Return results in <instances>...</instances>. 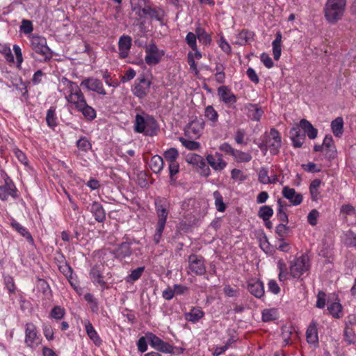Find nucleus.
I'll return each mask as SVG.
<instances>
[{"mask_svg":"<svg viewBox=\"0 0 356 356\" xmlns=\"http://www.w3.org/2000/svg\"><path fill=\"white\" fill-rule=\"evenodd\" d=\"M58 91L64 96L69 108L76 111L86 102V97L78 84L65 77L60 79Z\"/></svg>","mask_w":356,"mask_h":356,"instance_id":"obj_1","label":"nucleus"},{"mask_svg":"<svg viewBox=\"0 0 356 356\" xmlns=\"http://www.w3.org/2000/svg\"><path fill=\"white\" fill-rule=\"evenodd\" d=\"M170 204L166 198L159 196L155 198L154 208L157 217L155 232L153 236V241L155 244H158L161 240L163 232L170 213Z\"/></svg>","mask_w":356,"mask_h":356,"instance_id":"obj_2","label":"nucleus"},{"mask_svg":"<svg viewBox=\"0 0 356 356\" xmlns=\"http://www.w3.org/2000/svg\"><path fill=\"white\" fill-rule=\"evenodd\" d=\"M159 124L153 115L144 111L135 116L134 131L147 136H156L159 131Z\"/></svg>","mask_w":356,"mask_h":356,"instance_id":"obj_3","label":"nucleus"},{"mask_svg":"<svg viewBox=\"0 0 356 356\" xmlns=\"http://www.w3.org/2000/svg\"><path fill=\"white\" fill-rule=\"evenodd\" d=\"M29 38L31 49L42 56L43 61H49L53 57V51L48 47L47 39L38 34H32Z\"/></svg>","mask_w":356,"mask_h":356,"instance_id":"obj_4","label":"nucleus"},{"mask_svg":"<svg viewBox=\"0 0 356 356\" xmlns=\"http://www.w3.org/2000/svg\"><path fill=\"white\" fill-rule=\"evenodd\" d=\"M346 4V0H327L325 8V16L327 20L331 23H334L341 19Z\"/></svg>","mask_w":356,"mask_h":356,"instance_id":"obj_5","label":"nucleus"},{"mask_svg":"<svg viewBox=\"0 0 356 356\" xmlns=\"http://www.w3.org/2000/svg\"><path fill=\"white\" fill-rule=\"evenodd\" d=\"M152 81L143 74L134 81L131 92L138 99H144L149 92Z\"/></svg>","mask_w":356,"mask_h":356,"instance_id":"obj_6","label":"nucleus"},{"mask_svg":"<svg viewBox=\"0 0 356 356\" xmlns=\"http://www.w3.org/2000/svg\"><path fill=\"white\" fill-rule=\"evenodd\" d=\"M264 139L266 142L271 154L276 155L280 152L282 146V138L276 129L271 128L269 132L265 133Z\"/></svg>","mask_w":356,"mask_h":356,"instance_id":"obj_7","label":"nucleus"},{"mask_svg":"<svg viewBox=\"0 0 356 356\" xmlns=\"http://www.w3.org/2000/svg\"><path fill=\"white\" fill-rule=\"evenodd\" d=\"M309 268V259L307 255H302L291 262L290 273L294 278H299Z\"/></svg>","mask_w":356,"mask_h":356,"instance_id":"obj_8","label":"nucleus"},{"mask_svg":"<svg viewBox=\"0 0 356 356\" xmlns=\"http://www.w3.org/2000/svg\"><path fill=\"white\" fill-rule=\"evenodd\" d=\"M165 54L163 50L158 48L157 45L152 42L145 47V61L149 66L159 64Z\"/></svg>","mask_w":356,"mask_h":356,"instance_id":"obj_9","label":"nucleus"},{"mask_svg":"<svg viewBox=\"0 0 356 356\" xmlns=\"http://www.w3.org/2000/svg\"><path fill=\"white\" fill-rule=\"evenodd\" d=\"M104 266L102 264L92 266L89 271V277L94 285L100 286L102 290L108 289L106 282L104 280Z\"/></svg>","mask_w":356,"mask_h":356,"instance_id":"obj_10","label":"nucleus"},{"mask_svg":"<svg viewBox=\"0 0 356 356\" xmlns=\"http://www.w3.org/2000/svg\"><path fill=\"white\" fill-rule=\"evenodd\" d=\"M188 269L196 275H203L206 273L204 257L197 254L190 255L188 257Z\"/></svg>","mask_w":356,"mask_h":356,"instance_id":"obj_11","label":"nucleus"},{"mask_svg":"<svg viewBox=\"0 0 356 356\" xmlns=\"http://www.w3.org/2000/svg\"><path fill=\"white\" fill-rule=\"evenodd\" d=\"M81 86L85 87L88 90L95 92L99 95L105 96L107 95L102 81L97 78L88 77L83 79L81 82Z\"/></svg>","mask_w":356,"mask_h":356,"instance_id":"obj_12","label":"nucleus"},{"mask_svg":"<svg viewBox=\"0 0 356 356\" xmlns=\"http://www.w3.org/2000/svg\"><path fill=\"white\" fill-rule=\"evenodd\" d=\"M24 342L28 347L31 348H35L40 343L37 328L33 323L26 324Z\"/></svg>","mask_w":356,"mask_h":356,"instance_id":"obj_13","label":"nucleus"},{"mask_svg":"<svg viewBox=\"0 0 356 356\" xmlns=\"http://www.w3.org/2000/svg\"><path fill=\"white\" fill-rule=\"evenodd\" d=\"M206 160L211 168L216 172L223 170L227 165V163L223 159L222 154L218 152L213 154H207Z\"/></svg>","mask_w":356,"mask_h":356,"instance_id":"obj_14","label":"nucleus"},{"mask_svg":"<svg viewBox=\"0 0 356 356\" xmlns=\"http://www.w3.org/2000/svg\"><path fill=\"white\" fill-rule=\"evenodd\" d=\"M188 163L196 166L202 170V174L205 177H209L211 174L209 168L202 156L197 154H190L186 156Z\"/></svg>","mask_w":356,"mask_h":356,"instance_id":"obj_15","label":"nucleus"},{"mask_svg":"<svg viewBox=\"0 0 356 356\" xmlns=\"http://www.w3.org/2000/svg\"><path fill=\"white\" fill-rule=\"evenodd\" d=\"M4 181V185L0 186V199L3 201H6L9 196L16 198L17 196V188L13 181L8 176Z\"/></svg>","mask_w":356,"mask_h":356,"instance_id":"obj_16","label":"nucleus"},{"mask_svg":"<svg viewBox=\"0 0 356 356\" xmlns=\"http://www.w3.org/2000/svg\"><path fill=\"white\" fill-rule=\"evenodd\" d=\"M247 289L252 295L257 298H261L264 296V283L258 279L252 278L249 280Z\"/></svg>","mask_w":356,"mask_h":356,"instance_id":"obj_17","label":"nucleus"},{"mask_svg":"<svg viewBox=\"0 0 356 356\" xmlns=\"http://www.w3.org/2000/svg\"><path fill=\"white\" fill-rule=\"evenodd\" d=\"M282 194L293 206L300 204L303 200L302 195L300 193H296L294 188L287 186L283 187Z\"/></svg>","mask_w":356,"mask_h":356,"instance_id":"obj_18","label":"nucleus"},{"mask_svg":"<svg viewBox=\"0 0 356 356\" xmlns=\"http://www.w3.org/2000/svg\"><path fill=\"white\" fill-rule=\"evenodd\" d=\"M218 95L220 99L228 106L231 107L236 102V95L227 86H220L218 89Z\"/></svg>","mask_w":356,"mask_h":356,"instance_id":"obj_19","label":"nucleus"},{"mask_svg":"<svg viewBox=\"0 0 356 356\" xmlns=\"http://www.w3.org/2000/svg\"><path fill=\"white\" fill-rule=\"evenodd\" d=\"M131 38L127 35H123L119 38L118 49L119 57L120 58H126L128 57L131 47Z\"/></svg>","mask_w":356,"mask_h":356,"instance_id":"obj_20","label":"nucleus"},{"mask_svg":"<svg viewBox=\"0 0 356 356\" xmlns=\"http://www.w3.org/2000/svg\"><path fill=\"white\" fill-rule=\"evenodd\" d=\"M301 129L300 127H295L289 132L292 145L296 148L301 147L305 140V134Z\"/></svg>","mask_w":356,"mask_h":356,"instance_id":"obj_21","label":"nucleus"},{"mask_svg":"<svg viewBox=\"0 0 356 356\" xmlns=\"http://www.w3.org/2000/svg\"><path fill=\"white\" fill-rule=\"evenodd\" d=\"M317 323L312 321L306 330V339L309 344L317 347L318 345V334Z\"/></svg>","mask_w":356,"mask_h":356,"instance_id":"obj_22","label":"nucleus"},{"mask_svg":"<svg viewBox=\"0 0 356 356\" xmlns=\"http://www.w3.org/2000/svg\"><path fill=\"white\" fill-rule=\"evenodd\" d=\"M83 323L90 339L92 341L95 346H100L102 344V340L90 321L85 320Z\"/></svg>","mask_w":356,"mask_h":356,"instance_id":"obj_23","label":"nucleus"},{"mask_svg":"<svg viewBox=\"0 0 356 356\" xmlns=\"http://www.w3.org/2000/svg\"><path fill=\"white\" fill-rule=\"evenodd\" d=\"M90 211L97 222H103L106 220V211L103 206L99 202H93L90 204Z\"/></svg>","mask_w":356,"mask_h":356,"instance_id":"obj_24","label":"nucleus"},{"mask_svg":"<svg viewBox=\"0 0 356 356\" xmlns=\"http://www.w3.org/2000/svg\"><path fill=\"white\" fill-rule=\"evenodd\" d=\"M204 316V312L199 307H193L190 312L184 314L186 321L193 323H197Z\"/></svg>","mask_w":356,"mask_h":356,"instance_id":"obj_25","label":"nucleus"},{"mask_svg":"<svg viewBox=\"0 0 356 356\" xmlns=\"http://www.w3.org/2000/svg\"><path fill=\"white\" fill-rule=\"evenodd\" d=\"M76 111L81 113L84 118L88 121H92L97 117L95 109L88 105L87 101L81 105Z\"/></svg>","mask_w":356,"mask_h":356,"instance_id":"obj_26","label":"nucleus"},{"mask_svg":"<svg viewBox=\"0 0 356 356\" xmlns=\"http://www.w3.org/2000/svg\"><path fill=\"white\" fill-rule=\"evenodd\" d=\"M204 122L199 120H193L188 124L186 132L188 135L200 136L204 129Z\"/></svg>","mask_w":356,"mask_h":356,"instance_id":"obj_27","label":"nucleus"},{"mask_svg":"<svg viewBox=\"0 0 356 356\" xmlns=\"http://www.w3.org/2000/svg\"><path fill=\"white\" fill-rule=\"evenodd\" d=\"M300 127L303 130L305 136L307 135L309 138L314 139L317 137L318 130L307 120H301L300 122Z\"/></svg>","mask_w":356,"mask_h":356,"instance_id":"obj_28","label":"nucleus"},{"mask_svg":"<svg viewBox=\"0 0 356 356\" xmlns=\"http://www.w3.org/2000/svg\"><path fill=\"white\" fill-rule=\"evenodd\" d=\"M282 33L277 31L275 35V39L272 42L273 54L274 59L278 60L281 56L282 53Z\"/></svg>","mask_w":356,"mask_h":356,"instance_id":"obj_29","label":"nucleus"},{"mask_svg":"<svg viewBox=\"0 0 356 356\" xmlns=\"http://www.w3.org/2000/svg\"><path fill=\"white\" fill-rule=\"evenodd\" d=\"M149 165L152 172L159 173L164 166L163 159L159 155H154L151 158Z\"/></svg>","mask_w":356,"mask_h":356,"instance_id":"obj_30","label":"nucleus"},{"mask_svg":"<svg viewBox=\"0 0 356 356\" xmlns=\"http://www.w3.org/2000/svg\"><path fill=\"white\" fill-rule=\"evenodd\" d=\"M204 117L210 122V125L216 127L218 121V114L212 106H207L204 109Z\"/></svg>","mask_w":356,"mask_h":356,"instance_id":"obj_31","label":"nucleus"},{"mask_svg":"<svg viewBox=\"0 0 356 356\" xmlns=\"http://www.w3.org/2000/svg\"><path fill=\"white\" fill-rule=\"evenodd\" d=\"M321 184V181L318 179L313 180L309 186V193L312 201L317 202L320 198L319 188Z\"/></svg>","mask_w":356,"mask_h":356,"instance_id":"obj_32","label":"nucleus"},{"mask_svg":"<svg viewBox=\"0 0 356 356\" xmlns=\"http://www.w3.org/2000/svg\"><path fill=\"white\" fill-rule=\"evenodd\" d=\"M331 129L336 137H341L343 132V120L341 117L334 119L331 123Z\"/></svg>","mask_w":356,"mask_h":356,"instance_id":"obj_33","label":"nucleus"},{"mask_svg":"<svg viewBox=\"0 0 356 356\" xmlns=\"http://www.w3.org/2000/svg\"><path fill=\"white\" fill-rule=\"evenodd\" d=\"M131 253V244L127 242H124L120 244L115 250L116 257L120 259L129 257Z\"/></svg>","mask_w":356,"mask_h":356,"instance_id":"obj_34","label":"nucleus"},{"mask_svg":"<svg viewBox=\"0 0 356 356\" xmlns=\"http://www.w3.org/2000/svg\"><path fill=\"white\" fill-rule=\"evenodd\" d=\"M327 309L334 318H339L343 316L342 306L339 301L328 303Z\"/></svg>","mask_w":356,"mask_h":356,"instance_id":"obj_35","label":"nucleus"},{"mask_svg":"<svg viewBox=\"0 0 356 356\" xmlns=\"http://www.w3.org/2000/svg\"><path fill=\"white\" fill-rule=\"evenodd\" d=\"M143 14L149 16L151 18H154L159 22H163L164 12L163 10H155L150 7L145 8L142 10Z\"/></svg>","mask_w":356,"mask_h":356,"instance_id":"obj_36","label":"nucleus"},{"mask_svg":"<svg viewBox=\"0 0 356 356\" xmlns=\"http://www.w3.org/2000/svg\"><path fill=\"white\" fill-rule=\"evenodd\" d=\"M46 122L49 127L54 129L58 124L56 108L51 106L47 111Z\"/></svg>","mask_w":356,"mask_h":356,"instance_id":"obj_37","label":"nucleus"},{"mask_svg":"<svg viewBox=\"0 0 356 356\" xmlns=\"http://www.w3.org/2000/svg\"><path fill=\"white\" fill-rule=\"evenodd\" d=\"M264 114L261 108L255 104H251L248 108V117L253 121H259Z\"/></svg>","mask_w":356,"mask_h":356,"instance_id":"obj_38","label":"nucleus"},{"mask_svg":"<svg viewBox=\"0 0 356 356\" xmlns=\"http://www.w3.org/2000/svg\"><path fill=\"white\" fill-rule=\"evenodd\" d=\"M233 158L237 163H248L252 160V157L250 152L236 149Z\"/></svg>","mask_w":356,"mask_h":356,"instance_id":"obj_39","label":"nucleus"},{"mask_svg":"<svg viewBox=\"0 0 356 356\" xmlns=\"http://www.w3.org/2000/svg\"><path fill=\"white\" fill-rule=\"evenodd\" d=\"M278 311L275 308L265 309L262 311V320L264 322L275 321L278 318Z\"/></svg>","mask_w":356,"mask_h":356,"instance_id":"obj_40","label":"nucleus"},{"mask_svg":"<svg viewBox=\"0 0 356 356\" xmlns=\"http://www.w3.org/2000/svg\"><path fill=\"white\" fill-rule=\"evenodd\" d=\"M12 227L22 236L25 237L29 241L33 242V239L28 231V229L23 227L20 223L17 221H13L11 222Z\"/></svg>","mask_w":356,"mask_h":356,"instance_id":"obj_41","label":"nucleus"},{"mask_svg":"<svg viewBox=\"0 0 356 356\" xmlns=\"http://www.w3.org/2000/svg\"><path fill=\"white\" fill-rule=\"evenodd\" d=\"M79 151L83 153L88 152L92 148V144L86 136H81L76 143Z\"/></svg>","mask_w":356,"mask_h":356,"instance_id":"obj_42","label":"nucleus"},{"mask_svg":"<svg viewBox=\"0 0 356 356\" xmlns=\"http://www.w3.org/2000/svg\"><path fill=\"white\" fill-rule=\"evenodd\" d=\"M273 215V209L268 205L262 206L258 211V216L264 221L268 220Z\"/></svg>","mask_w":356,"mask_h":356,"instance_id":"obj_43","label":"nucleus"},{"mask_svg":"<svg viewBox=\"0 0 356 356\" xmlns=\"http://www.w3.org/2000/svg\"><path fill=\"white\" fill-rule=\"evenodd\" d=\"M344 340L347 344H354L356 342V334L354 327H345Z\"/></svg>","mask_w":356,"mask_h":356,"instance_id":"obj_44","label":"nucleus"},{"mask_svg":"<svg viewBox=\"0 0 356 356\" xmlns=\"http://www.w3.org/2000/svg\"><path fill=\"white\" fill-rule=\"evenodd\" d=\"M179 156L178 150L174 147L168 149L163 154V156L168 163L177 161Z\"/></svg>","mask_w":356,"mask_h":356,"instance_id":"obj_45","label":"nucleus"},{"mask_svg":"<svg viewBox=\"0 0 356 356\" xmlns=\"http://www.w3.org/2000/svg\"><path fill=\"white\" fill-rule=\"evenodd\" d=\"M65 314V310L60 306H54L49 314V318L56 321L61 320Z\"/></svg>","mask_w":356,"mask_h":356,"instance_id":"obj_46","label":"nucleus"},{"mask_svg":"<svg viewBox=\"0 0 356 356\" xmlns=\"http://www.w3.org/2000/svg\"><path fill=\"white\" fill-rule=\"evenodd\" d=\"M213 198L215 200V205L216 209L220 212L225 211L226 206L223 202V197L218 191H216L213 193Z\"/></svg>","mask_w":356,"mask_h":356,"instance_id":"obj_47","label":"nucleus"},{"mask_svg":"<svg viewBox=\"0 0 356 356\" xmlns=\"http://www.w3.org/2000/svg\"><path fill=\"white\" fill-rule=\"evenodd\" d=\"M344 243L348 247L356 248V233L348 230L344 234Z\"/></svg>","mask_w":356,"mask_h":356,"instance_id":"obj_48","label":"nucleus"},{"mask_svg":"<svg viewBox=\"0 0 356 356\" xmlns=\"http://www.w3.org/2000/svg\"><path fill=\"white\" fill-rule=\"evenodd\" d=\"M179 141L184 147L189 150H197L200 147V143L183 137L179 138Z\"/></svg>","mask_w":356,"mask_h":356,"instance_id":"obj_49","label":"nucleus"},{"mask_svg":"<svg viewBox=\"0 0 356 356\" xmlns=\"http://www.w3.org/2000/svg\"><path fill=\"white\" fill-rule=\"evenodd\" d=\"M278 209L277 212V216L281 221V223L287 224L289 222L288 216L284 211V206L280 199L277 200Z\"/></svg>","mask_w":356,"mask_h":356,"instance_id":"obj_50","label":"nucleus"},{"mask_svg":"<svg viewBox=\"0 0 356 356\" xmlns=\"http://www.w3.org/2000/svg\"><path fill=\"white\" fill-rule=\"evenodd\" d=\"M195 33L200 42H202L203 44H209L211 42V39L210 35L207 34L202 28H197L195 30Z\"/></svg>","mask_w":356,"mask_h":356,"instance_id":"obj_51","label":"nucleus"},{"mask_svg":"<svg viewBox=\"0 0 356 356\" xmlns=\"http://www.w3.org/2000/svg\"><path fill=\"white\" fill-rule=\"evenodd\" d=\"M258 181L262 184H269L270 182L268 170L265 167H261L258 172Z\"/></svg>","mask_w":356,"mask_h":356,"instance_id":"obj_52","label":"nucleus"},{"mask_svg":"<svg viewBox=\"0 0 356 356\" xmlns=\"http://www.w3.org/2000/svg\"><path fill=\"white\" fill-rule=\"evenodd\" d=\"M168 169L170 172V179L171 182H175L176 179L174 177L179 172V164L177 161L168 163Z\"/></svg>","mask_w":356,"mask_h":356,"instance_id":"obj_53","label":"nucleus"},{"mask_svg":"<svg viewBox=\"0 0 356 356\" xmlns=\"http://www.w3.org/2000/svg\"><path fill=\"white\" fill-rule=\"evenodd\" d=\"M145 337L149 342L150 346L154 349H156L162 341V339L152 332L146 333Z\"/></svg>","mask_w":356,"mask_h":356,"instance_id":"obj_54","label":"nucleus"},{"mask_svg":"<svg viewBox=\"0 0 356 356\" xmlns=\"http://www.w3.org/2000/svg\"><path fill=\"white\" fill-rule=\"evenodd\" d=\"M145 270V267H138L131 272V274L126 278L127 282L138 280L142 275Z\"/></svg>","mask_w":356,"mask_h":356,"instance_id":"obj_55","label":"nucleus"},{"mask_svg":"<svg viewBox=\"0 0 356 356\" xmlns=\"http://www.w3.org/2000/svg\"><path fill=\"white\" fill-rule=\"evenodd\" d=\"M289 231L287 224L280 223L275 227V232L279 236L280 241H283Z\"/></svg>","mask_w":356,"mask_h":356,"instance_id":"obj_56","label":"nucleus"},{"mask_svg":"<svg viewBox=\"0 0 356 356\" xmlns=\"http://www.w3.org/2000/svg\"><path fill=\"white\" fill-rule=\"evenodd\" d=\"M20 31L25 35L31 34L33 31V23L31 20L23 19L20 26Z\"/></svg>","mask_w":356,"mask_h":356,"instance_id":"obj_57","label":"nucleus"},{"mask_svg":"<svg viewBox=\"0 0 356 356\" xmlns=\"http://www.w3.org/2000/svg\"><path fill=\"white\" fill-rule=\"evenodd\" d=\"M3 282L6 288L8 291L9 293H13L15 291V285L14 279L10 275H6L3 277Z\"/></svg>","mask_w":356,"mask_h":356,"instance_id":"obj_58","label":"nucleus"},{"mask_svg":"<svg viewBox=\"0 0 356 356\" xmlns=\"http://www.w3.org/2000/svg\"><path fill=\"white\" fill-rule=\"evenodd\" d=\"M174 349V346L162 340L161 344L158 346V348L156 350L164 353H173Z\"/></svg>","mask_w":356,"mask_h":356,"instance_id":"obj_59","label":"nucleus"},{"mask_svg":"<svg viewBox=\"0 0 356 356\" xmlns=\"http://www.w3.org/2000/svg\"><path fill=\"white\" fill-rule=\"evenodd\" d=\"M197 35L195 33H192V32H189L186 35V42L191 47V49L193 50H196V47H197L196 40H197Z\"/></svg>","mask_w":356,"mask_h":356,"instance_id":"obj_60","label":"nucleus"},{"mask_svg":"<svg viewBox=\"0 0 356 356\" xmlns=\"http://www.w3.org/2000/svg\"><path fill=\"white\" fill-rule=\"evenodd\" d=\"M323 145L325 149L329 150L332 152L335 151V147L334 145L333 138L331 136H326L323 140Z\"/></svg>","mask_w":356,"mask_h":356,"instance_id":"obj_61","label":"nucleus"},{"mask_svg":"<svg viewBox=\"0 0 356 356\" xmlns=\"http://www.w3.org/2000/svg\"><path fill=\"white\" fill-rule=\"evenodd\" d=\"M38 287L45 295L51 293L50 286L44 280H42V279L38 280Z\"/></svg>","mask_w":356,"mask_h":356,"instance_id":"obj_62","label":"nucleus"},{"mask_svg":"<svg viewBox=\"0 0 356 356\" xmlns=\"http://www.w3.org/2000/svg\"><path fill=\"white\" fill-rule=\"evenodd\" d=\"M42 331L44 336L48 341H51L54 339V331L50 325L44 324L42 325Z\"/></svg>","mask_w":356,"mask_h":356,"instance_id":"obj_63","label":"nucleus"},{"mask_svg":"<svg viewBox=\"0 0 356 356\" xmlns=\"http://www.w3.org/2000/svg\"><path fill=\"white\" fill-rule=\"evenodd\" d=\"M319 216V213L316 209H312L307 216V221L308 222L312 225L315 226L317 224V219Z\"/></svg>","mask_w":356,"mask_h":356,"instance_id":"obj_64","label":"nucleus"}]
</instances>
